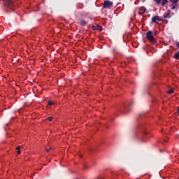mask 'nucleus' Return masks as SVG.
<instances>
[{
	"label": "nucleus",
	"mask_w": 179,
	"mask_h": 179,
	"mask_svg": "<svg viewBox=\"0 0 179 179\" xmlns=\"http://www.w3.org/2000/svg\"><path fill=\"white\" fill-rule=\"evenodd\" d=\"M146 34L156 36V35H157V31H148V32H146Z\"/></svg>",
	"instance_id": "nucleus-8"
},
{
	"label": "nucleus",
	"mask_w": 179,
	"mask_h": 179,
	"mask_svg": "<svg viewBox=\"0 0 179 179\" xmlns=\"http://www.w3.org/2000/svg\"><path fill=\"white\" fill-rule=\"evenodd\" d=\"M157 3V4H160L161 3V0H154Z\"/></svg>",
	"instance_id": "nucleus-18"
},
{
	"label": "nucleus",
	"mask_w": 179,
	"mask_h": 179,
	"mask_svg": "<svg viewBox=\"0 0 179 179\" xmlns=\"http://www.w3.org/2000/svg\"><path fill=\"white\" fill-rule=\"evenodd\" d=\"M152 20V22H155L156 24H157L158 22H163L164 21V20H163L162 18H160L159 16H154Z\"/></svg>",
	"instance_id": "nucleus-3"
},
{
	"label": "nucleus",
	"mask_w": 179,
	"mask_h": 179,
	"mask_svg": "<svg viewBox=\"0 0 179 179\" xmlns=\"http://www.w3.org/2000/svg\"><path fill=\"white\" fill-rule=\"evenodd\" d=\"M173 58L176 59H179V52L174 54Z\"/></svg>",
	"instance_id": "nucleus-11"
},
{
	"label": "nucleus",
	"mask_w": 179,
	"mask_h": 179,
	"mask_svg": "<svg viewBox=\"0 0 179 179\" xmlns=\"http://www.w3.org/2000/svg\"><path fill=\"white\" fill-rule=\"evenodd\" d=\"M178 113H179V108H178Z\"/></svg>",
	"instance_id": "nucleus-27"
},
{
	"label": "nucleus",
	"mask_w": 179,
	"mask_h": 179,
	"mask_svg": "<svg viewBox=\"0 0 179 179\" xmlns=\"http://www.w3.org/2000/svg\"><path fill=\"white\" fill-rule=\"evenodd\" d=\"M94 30H99L100 31H102V27L99 24H97L96 27H93Z\"/></svg>",
	"instance_id": "nucleus-9"
},
{
	"label": "nucleus",
	"mask_w": 179,
	"mask_h": 179,
	"mask_svg": "<svg viewBox=\"0 0 179 179\" xmlns=\"http://www.w3.org/2000/svg\"><path fill=\"white\" fill-rule=\"evenodd\" d=\"M168 3V0H162V6H164Z\"/></svg>",
	"instance_id": "nucleus-15"
},
{
	"label": "nucleus",
	"mask_w": 179,
	"mask_h": 179,
	"mask_svg": "<svg viewBox=\"0 0 179 179\" xmlns=\"http://www.w3.org/2000/svg\"><path fill=\"white\" fill-rule=\"evenodd\" d=\"M8 125H9V123H6V127H8Z\"/></svg>",
	"instance_id": "nucleus-23"
},
{
	"label": "nucleus",
	"mask_w": 179,
	"mask_h": 179,
	"mask_svg": "<svg viewBox=\"0 0 179 179\" xmlns=\"http://www.w3.org/2000/svg\"><path fill=\"white\" fill-rule=\"evenodd\" d=\"M146 0H143V2H145Z\"/></svg>",
	"instance_id": "nucleus-25"
},
{
	"label": "nucleus",
	"mask_w": 179,
	"mask_h": 179,
	"mask_svg": "<svg viewBox=\"0 0 179 179\" xmlns=\"http://www.w3.org/2000/svg\"><path fill=\"white\" fill-rule=\"evenodd\" d=\"M168 93H169V94H173V89L169 90L168 91Z\"/></svg>",
	"instance_id": "nucleus-16"
},
{
	"label": "nucleus",
	"mask_w": 179,
	"mask_h": 179,
	"mask_svg": "<svg viewBox=\"0 0 179 179\" xmlns=\"http://www.w3.org/2000/svg\"><path fill=\"white\" fill-rule=\"evenodd\" d=\"M84 169H85V170L87 169V166H86V165L84 164Z\"/></svg>",
	"instance_id": "nucleus-20"
},
{
	"label": "nucleus",
	"mask_w": 179,
	"mask_h": 179,
	"mask_svg": "<svg viewBox=\"0 0 179 179\" xmlns=\"http://www.w3.org/2000/svg\"><path fill=\"white\" fill-rule=\"evenodd\" d=\"M52 120H53L52 117H48V120H49L50 122H51Z\"/></svg>",
	"instance_id": "nucleus-19"
},
{
	"label": "nucleus",
	"mask_w": 179,
	"mask_h": 179,
	"mask_svg": "<svg viewBox=\"0 0 179 179\" xmlns=\"http://www.w3.org/2000/svg\"><path fill=\"white\" fill-rule=\"evenodd\" d=\"M112 51H113V53L117 52V48H113L112 49Z\"/></svg>",
	"instance_id": "nucleus-17"
},
{
	"label": "nucleus",
	"mask_w": 179,
	"mask_h": 179,
	"mask_svg": "<svg viewBox=\"0 0 179 179\" xmlns=\"http://www.w3.org/2000/svg\"><path fill=\"white\" fill-rule=\"evenodd\" d=\"M4 6H6L7 7H11L13 6V1L11 0H3Z\"/></svg>",
	"instance_id": "nucleus-6"
},
{
	"label": "nucleus",
	"mask_w": 179,
	"mask_h": 179,
	"mask_svg": "<svg viewBox=\"0 0 179 179\" xmlns=\"http://www.w3.org/2000/svg\"><path fill=\"white\" fill-rule=\"evenodd\" d=\"M169 1L173 3V7H171V10L176 9L178 7V2L179 0H169Z\"/></svg>",
	"instance_id": "nucleus-5"
},
{
	"label": "nucleus",
	"mask_w": 179,
	"mask_h": 179,
	"mask_svg": "<svg viewBox=\"0 0 179 179\" xmlns=\"http://www.w3.org/2000/svg\"><path fill=\"white\" fill-rule=\"evenodd\" d=\"M80 24L81 26H85V25L87 24V22H86V21L80 20Z\"/></svg>",
	"instance_id": "nucleus-12"
},
{
	"label": "nucleus",
	"mask_w": 179,
	"mask_h": 179,
	"mask_svg": "<svg viewBox=\"0 0 179 179\" xmlns=\"http://www.w3.org/2000/svg\"><path fill=\"white\" fill-rule=\"evenodd\" d=\"M48 105L51 106H54L55 105V102L52 101H48Z\"/></svg>",
	"instance_id": "nucleus-14"
},
{
	"label": "nucleus",
	"mask_w": 179,
	"mask_h": 179,
	"mask_svg": "<svg viewBox=\"0 0 179 179\" xmlns=\"http://www.w3.org/2000/svg\"><path fill=\"white\" fill-rule=\"evenodd\" d=\"M145 36H146V38H148V40L149 41V42L153 44L156 43V39L155 38V35L146 34Z\"/></svg>",
	"instance_id": "nucleus-2"
},
{
	"label": "nucleus",
	"mask_w": 179,
	"mask_h": 179,
	"mask_svg": "<svg viewBox=\"0 0 179 179\" xmlns=\"http://www.w3.org/2000/svg\"><path fill=\"white\" fill-rule=\"evenodd\" d=\"M20 148H21L20 146H18V147L16 148L17 154H18V155H20V154H21Z\"/></svg>",
	"instance_id": "nucleus-13"
},
{
	"label": "nucleus",
	"mask_w": 179,
	"mask_h": 179,
	"mask_svg": "<svg viewBox=\"0 0 179 179\" xmlns=\"http://www.w3.org/2000/svg\"><path fill=\"white\" fill-rule=\"evenodd\" d=\"M131 104H133V102H131Z\"/></svg>",
	"instance_id": "nucleus-26"
},
{
	"label": "nucleus",
	"mask_w": 179,
	"mask_h": 179,
	"mask_svg": "<svg viewBox=\"0 0 179 179\" xmlns=\"http://www.w3.org/2000/svg\"><path fill=\"white\" fill-rule=\"evenodd\" d=\"M176 46L178 47V48L179 50V42L178 43H176Z\"/></svg>",
	"instance_id": "nucleus-21"
},
{
	"label": "nucleus",
	"mask_w": 179,
	"mask_h": 179,
	"mask_svg": "<svg viewBox=\"0 0 179 179\" xmlns=\"http://www.w3.org/2000/svg\"><path fill=\"white\" fill-rule=\"evenodd\" d=\"M112 7H113V2L109 0H106L103 3V8L111 9Z\"/></svg>",
	"instance_id": "nucleus-1"
},
{
	"label": "nucleus",
	"mask_w": 179,
	"mask_h": 179,
	"mask_svg": "<svg viewBox=\"0 0 179 179\" xmlns=\"http://www.w3.org/2000/svg\"><path fill=\"white\" fill-rule=\"evenodd\" d=\"M143 134H144V135H146V134H148V133H147V132H144Z\"/></svg>",
	"instance_id": "nucleus-24"
},
{
	"label": "nucleus",
	"mask_w": 179,
	"mask_h": 179,
	"mask_svg": "<svg viewBox=\"0 0 179 179\" xmlns=\"http://www.w3.org/2000/svg\"><path fill=\"white\" fill-rule=\"evenodd\" d=\"M171 17V15L170 13H165L164 14V18L166 19H170Z\"/></svg>",
	"instance_id": "nucleus-10"
},
{
	"label": "nucleus",
	"mask_w": 179,
	"mask_h": 179,
	"mask_svg": "<svg viewBox=\"0 0 179 179\" xmlns=\"http://www.w3.org/2000/svg\"><path fill=\"white\" fill-rule=\"evenodd\" d=\"M50 150H51V148L50 149H47V152H49Z\"/></svg>",
	"instance_id": "nucleus-22"
},
{
	"label": "nucleus",
	"mask_w": 179,
	"mask_h": 179,
	"mask_svg": "<svg viewBox=\"0 0 179 179\" xmlns=\"http://www.w3.org/2000/svg\"><path fill=\"white\" fill-rule=\"evenodd\" d=\"M146 11L145 8L143 7H141L140 9L138 10V15H143V13H145Z\"/></svg>",
	"instance_id": "nucleus-7"
},
{
	"label": "nucleus",
	"mask_w": 179,
	"mask_h": 179,
	"mask_svg": "<svg viewBox=\"0 0 179 179\" xmlns=\"http://www.w3.org/2000/svg\"><path fill=\"white\" fill-rule=\"evenodd\" d=\"M123 113L127 114V113H129L130 111V105L127 104L124 107H123V109L121 110Z\"/></svg>",
	"instance_id": "nucleus-4"
}]
</instances>
